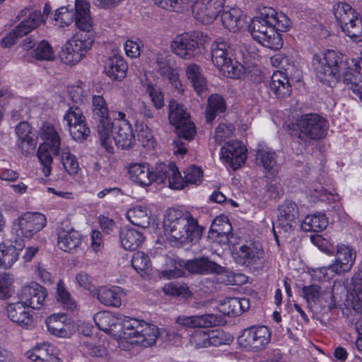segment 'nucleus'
<instances>
[{"label": "nucleus", "mask_w": 362, "mask_h": 362, "mask_svg": "<svg viewBox=\"0 0 362 362\" xmlns=\"http://www.w3.org/2000/svg\"><path fill=\"white\" fill-rule=\"evenodd\" d=\"M259 11V16L253 18L249 25L252 37L267 48L281 49L283 41L279 31L284 32L291 26L290 19L272 7L265 6Z\"/></svg>", "instance_id": "obj_1"}, {"label": "nucleus", "mask_w": 362, "mask_h": 362, "mask_svg": "<svg viewBox=\"0 0 362 362\" xmlns=\"http://www.w3.org/2000/svg\"><path fill=\"white\" fill-rule=\"evenodd\" d=\"M163 226L170 238L182 244L198 241L203 231L190 213L173 208L167 210Z\"/></svg>", "instance_id": "obj_2"}, {"label": "nucleus", "mask_w": 362, "mask_h": 362, "mask_svg": "<svg viewBox=\"0 0 362 362\" xmlns=\"http://www.w3.org/2000/svg\"><path fill=\"white\" fill-rule=\"evenodd\" d=\"M168 119L177 130V139L173 142L175 146L174 153L182 156L187 153L186 143L182 141L192 140L196 133L194 124L189 120V115L187 112L184 106L173 100L168 105Z\"/></svg>", "instance_id": "obj_3"}, {"label": "nucleus", "mask_w": 362, "mask_h": 362, "mask_svg": "<svg viewBox=\"0 0 362 362\" xmlns=\"http://www.w3.org/2000/svg\"><path fill=\"white\" fill-rule=\"evenodd\" d=\"M313 66L319 80L329 86L339 81L341 72L346 69L343 55L334 50H327L322 54H315Z\"/></svg>", "instance_id": "obj_4"}, {"label": "nucleus", "mask_w": 362, "mask_h": 362, "mask_svg": "<svg viewBox=\"0 0 362 362\" xmlns=\"http://www.w3.org/2000/svg\"><path fill=\"white\" fill-rule=\"evenodd\" d=\"M92 122L96 125L101 145L108 153H113L110 138L114 122L110 116L107 102L103 95H94L91 100Z\"/></svg>", "instance_id": "obj_5"}, {"label": "nucleus", "mask_w": 362, "mask_h": 362, "mask_svg": "<svg viewBox=\"0 0 362 362\" xmlns=\"http://www.w3.org/2000/svg\"><path fill=\"white\" fill-rule=\"evenodd\" d=\"M211 59L223 76L240 78L245 74L244 66L233 58V49L222 39L211 45Z\"/></svg>", "instance_id": "obj_6"}, {"label": "nucleus", "mask_w": 362, "mask_h": 362, "mask_svg": "<svg viewBox=\"0 0 362 362\" xmlns=\"http://www.w3.org/2000/svg\"><path fill=\"white\" fill-rule=\"evenodd\" d=\"M122 329L123 338L144 347L155 344L158 334L156 326L126 316L122 320Z\"/></svg>", "instance_id": "obj_7"}, {"label": "nucleus", "mask_w": 362, "mask_h": 362, "mask_svg": "<svg viewBox=\"0 0 362 362\" xmlns=\"http://www.w3.org/2000/svg\"><path fill=\"white\" fill-rule=\"evenodd\" d=\"M39 134L43 143L38 148L37 157L42 165L43 173L47 177L52 170L51 165L53 161L52 154L59 155L61 139L54 127L48 122L42 124Z\"/></svg>", "instance_id": "obj_8"}, {"label": "nucleus", "mask_w": 362, "mask_h": 362, "mask_svg": "<svg viewBox=\"0 0 362 362\" xmlns=\"http://www.w3.org/2000/svg\"><path fill=\"white\" fill-rule=\"evenodd\" d=\"M93 42V33L78 31L63 47L60 53L62 61L69 65L79 62L92 47Z\"/></svg>", "instance_id": "obj_9"}, {"label": "nucleus", "mask_w": 362, "mask_h": 362, "mask_svg": "<svg viewBox=\"0 0 362 362\" xmlns=\"http://www.w3.org/2000/svg\"><path fill=\"white\" fill-rule=\"evenodd\" d=\"M298 137L304 141L319 140L324 138L329 129L328 122L317 114L303 115L296 122Z\"/></svg>", "instance_id": "obj_10"}, {"label": "nucleus", "mask_w": 362, "mask_h": 362, "mask_svg": "<svg viewBox=\"0 0 362 362\" xmlns=\"http://www.w3.org/2000/svg\"><path fill=\"white\" fill-rule=\"evenodd\" d=\"M201 45L199 33L193 32L177 35L170 47L175 54L185 59H190L201 54Z\"/></svg>", "instance_id": "obj_11"}, {"label": "nucleus", "mask_w": 362, "mask_h": 362, "mask_svg": "<svg viewBox=\"0 0 362 362\" xmlns=\"http://www.w3.org/2000/svg\"><path fill=\"white\" fill-rule=\"evenodd\" d=\"M270 340L271 333L265 326L245 329L242 335L238 337L240 345L253 351L264 349Z\"/></svg>", "instance_id": "obj_12"}, {"label": "nucleus", "mask_w": 362, "mask_h": 362, "mask_svg": "<svg viewBox=\"0 0 362 362\" xmlns=\"http://www.w3.org/2000/svg\"><path fill=\"white\" fill-rule=\"evenodd\" d=\"M226 0H197L192 6L194 17L204 24L213 22L221 13Z\"/></svg>", "instance_id": "obj_13"}, {"label": "nucleus", "mask_w": 362, "mask_h": 362, "mask_svg": "<svg viewBox=\"0 0 362 362\" xmlns=\"http://www.w3.org/2000/svg\"><path fill=\"white\" fill-rule=\"evenodd\" d=\"M57 246L62 250L71 252L81 244V235L75 230L68 221L61 222L57 228Z\"/></svg>", "instance_id": "obj_14"}, {"label": "nucleus", "mask_w": 362, "mask_h": 362, "mask_svg": "<svg viewBox=\"0 0 362 362\" xmlns=\"http://www.w3.org/2000/svg\"><path fill=\"white\" fill-rule=\"evenodd\" d=\"M157 72L163 77L168 78L169 82L179 92L182 90V83L179 80V74L174 67V62L168 52H158L156 55Z\"/></svg>", "instance_id": "obj_15"}, {"label": "nucleus", "mask_w": 362, "mask_h": 362, "mask_svg": "<svg viewBox=\"0 0 362 362\" xmlns=\"http://www.w3.org/2000/svg\"><path fill=\"white\" fill-rule=\"evenodd\" d=\"M156 182L158 184H168V187L174 189L184 188L182 177L177 167L173 163L168 164L159 163L156 168Z\"/></svg>", "instance_id": "obj_16"}, {"label": "nucleus", "mask_w": 362, "mask_h": 362, "mask_svg": "<svg viewBox=\"0 0 362 362\" xmlns=\"http://www.w3.org/2000/svg\"><path fill=\"white\" fill-rule=\"evenodd\" d=\"M355 259L356 252L352 248L345 245H338L335 262L326 268H322L320 272L325 269L335 274H341L351 269Z\"/></svg>", "instance_id": "obj_17"}, {"label": "nucleus", "mask_w": 362, "mask_h": 362, "mask_svg": "<svg viewBox=\"0 0 362 362\" xmlns=\"http://www.w3.org/2000/svg\"><path fill=\"white\" fill-rule=\"evenodd\" d=\"M247 152V149L241 141L228 142L221 148V158L236 170L245 163Z\"/></svg>", "instance_id": "obj_18"}, {"label": "nucleus", "mask_w": 362, "mask_h": 362, "mask_svg": "<svg viewBox=\"0 0 362 362\" xmlns=\"http://www.w3.org/2000/svg\"><path fill=\"white\" fill-rule=\"evenodd\" d=\"M18 222L21 235L31 238L45 227L47 218L40 213H26L18 219Z\"/></svg>", "instance_id": "obj_19"}, {"label": "nucleus", "mask_w": 362, "mask_h": 362, "mask_svg": "<svg viewBox=\"0 0 362 362\" xmlns=\"http://www.w3.org/2000/svg\"><path fill=\"white\" fill-rule=\"evenodd\" d=\"M19 299L27 306L33 309H40L44 305L47 297L45 288L36 282H32L22 288L18 294Z\"/></svg>", "instance_id": "obj_20"}, {"label": "nucleus", "mask_w": 362, "mask_h": 362, "mask_svg": "<svg viewBox=\"0 0 362 362\" xmlns=\"http://www.w3.org/2000/svg\"><path fill=\"white\" fill-rule=\"evenodd\" d=\"M278 211V221L284 231L292 230L298 226L299 211L295 202H286L279 206Z\"/></svg>", "instance_id": "obj_21"}, {"label": "nucleus", "mask_w": 362, "mask_h": 362, "mask_svg": "<svg viewBox=\"0 0 362 362\" xmlns=\"http://www.w3.org/2000/svg\"><path fill=\"white\" fill-rule=\"evenodd\" d=\"M16 19L21 22L15 29L18 36L23 37L40 26L42 16L38 11L23 9L18 13Z\"/></svg>", "instance_id": "obj_22"}, {"label": "nucleus", "mask_w": 362, "mask_h": 362, "mask_svg": "<svg viewBox=\"0 0 362 362\" xmlns=\"http://www.w3.org/2000/svg\"><path fill=\"white\" fill-rule=\"evenodd\" d=\"M185 268L191 274H207L210 273L222 274L225 272L224 267L206 257L195 258L184 263Z\"/></svg>", "instance_id": "obj_23"}, {"label": "nucleus", "mask_w": 362, "mask_h": 362, "mask_svg": "<svg viewBox=\"0 0 362 362\" xmlns=\"http://www.w3.org/2000/svg\"><path fill=\"white\" fill-rule=\"evenodd\" d=\"M129 173L131 180L140 186H149L156 180L155 171L146 163L131 164Z\"/></svg>", "instance_id": "obj_24"}, {"label": "nucleus", "mask_w": 362, "mask_h": 362, "mask_svg": "<svg viewBox=\"0 0 362 362\" xmlns=\"http://www.w3.org/2000/svg\"><path fill=\"white\" fill-rule=\"evenodd\" d=\"M27 306L20 300V301L9 303L6 308V312L8 318L18 324L22 327H29L33 325V316L28 310Z\"/></svg>", "instance_id": "obj_25"}, {"label": "nucleus", "mask_w": 362, "mask_h": 362, "mask_svg": "<svg viewBox=\"0 0 362 362\" xmlns=\"http://www.w3.org/2000/svg\"><path fill=\"white\" fill-rule=\"evenodd\" d=\"M75 23L78 31L92 33V19L90 14V4L88 0H75Z\"/></svg>", "instance_id": "obj_26"}, {"label": "nucleus", "mask_w": 362, "mask_h": 362, "mask_svg": "<svg viewBox=\"0 0 362 362\" xmlns=\"http://www.w3.org/2000/svg\"><path fill=\"white\" fill-rule=\"evenodd\" d=\"M116 132L113 136L111 138L115 141L116 146L122 149H129L132 147L135 141V136L133 132V129L129 122H120L116 127ZM112 146H113L112 144ZM114 148V146H112Z\"/></svg>", "instance_id": "obj_27"}, {"label": "nucleus", "mask_w": 362, "mask_h": 362, "mask_svg": "<svg viewBox=\"0 0 362 362\" xmlns=\"http://www.w3.org/2000/svg\"><path fill=\"white\" fill-rule=\"evenodd\" d=\"M289 74L286 71H276L271 77L269 89L278 98H286L291 93L292 88L288 78Z\"/></svg>", "instance_id": "obj_28"}, {"label": "nucleus", "mask_w": 362, "mask_h": 362, "mask_svg": "<svg viewBox=\"0 0 362 362\" xmlns=\"http://www.w3.org/2000/svg\"><path fill=\"white\" fill-rule=\"evenodd\" d=\"M250 308V300L246 298H226L218 304V310L225 315L238 316Z\"/></svg>", "instance_id": "obj_29"}, {"label": "nucleus", "mask_w": 362, "mask_h": 362, "mask_svg": "<svg viewBox=\"0 0 362 362\" xmlns=\"http://www.w3.org/2000/svg\"><path fill=\"white\" fill-rule=\"evenodd\" d=\"M92 295L100 303L106 305L118 308L122 304L119 288L100 286L92 291Z\"/></svg>", "instance_id": "obj_30"}, {"label": "nucleus", "mask_w": 362, "mask_h": 362, "mask_svg": "<svg viewBox=\"0 0 362 362\" xmlns=\"http://www.w3.org/2000/svg\"><path fill=\"white\" fill-rule=\"evenodd\" d=\"M237 255L239 264L249 266L262 257L263 250L259 243L250 242L242 245Z\"/></svg>", "instance_id": "obj_31"}, {"label": "nucleus", "mask_w": 362, "mask_h": 362, "mask_svg": "<svg viewBox=\"0 0 362 362\" xmlns=\"http://www.w3.org/2000/svg\"><path fill=\"white\" fill-rule=\"evenodd\" d=\"M127 65L120 56L113 55L105 62V72L113 80L120 81L126 76Z\"/></svg>", "instance_id": "obj_32"}, {"label": "nucleus", "mask_w": 362, "mask_h": 362, "mask_svg": "<svg viewBox=\"0 0 362 362\" xmlns=\"http://www.w3.org/2000/svg\"><path fill=\"white\" fill-rule=\"evenodd\" d=\"M119 240L124 249L134 250L141 245L144 236L143 233L134 228L124 227L120 230Z\"/></svg>", "instance_id": "obj_33"}, {"label": "nucleus", "mask_w": 362, "mask_h": 362, "mask_svg": "<svg viewBox=\"0 0 362 362\" xmlns=\"http://www.w3.org/2000/svg\"><path fill=\"white\" fill-rule=\"evenodd\" d=\"M127 218L132 224L145 228L150 225L151 213L148 206L136 205L127 211Z\"/></svg>", "instance_id": "obj_34"}, {"label": "nucleus", "mask_w": 362, "mask_h": 362, "mask_svg": "<svg viewBox=\"0 0 362 362\" xmlns=\"http://www.w3.org/2000/svg\"><path fill=\"white\" fill-rule=\"evenodd\" d=\"M186 75L197 93L202 96L206 90V81L199 66L196 64H189L186 69Z\"/></svg>", "instance_id": "obj_35"}, {"label": "nucleus", "mask_w": 362, "mask_h": 362, "mask_svg": "<svg viewBox=\"0 0 362 362\" xmlns=\"http://www.w3.org/2000/svg\"><path fill=\"white\" fill-rule=\"evenodd\" d=\"M226 105L223 98L218 94L211 95L207 101L205 117L208 123H211L219 113L226 110Z\"/></svg>", "instance_id": "obj_36"}, {"label": "nucleus", "mask_w": 362, "mask_h": 362, "mask_svg": "<svg viewBox=\"0 0 362 362\" xmlns=\"http://www.w3.org/2000/svg\"><path fill=\"white\" fill-rule=\"evenodd\" d=\"M340 28L354 42H362V18L359 13L341 25Z\"/></svg>", "instance_id": "obj_37"}, {"label": "nucleus", "mask_w": 362, "mask_h": 362, "mask_svg": "<svg viewBox=\"0 0 362 362\" xmlns=\"http://www.w3.org/2000/svg\"><path fill=\"white\" fill-rule=\"evenodd\" d=\"M328 221L324 214L307 216L301 223V229L306 232H319L325 229Z\"/></svg>", "instance_id": "obj_38"}, {"label": "nucleus", "mask_w": 362, "mask_h": 362, "mask_svg": "<svg viewBox=\"0 0 362 362\" xmlns=\"http://www.w3.org/2000/svg\"><path fill=\"white\" fill-rule=\"evenodd\" d=\"M19 253L17 248L11 244H0V267L9 269L18 260Z\"/></svg>", "instance_id": "obj_39"}, {"label": "nucleus", "mask_w": 362, "mask_h": 362, "mask_svg": "<svg viewBox=\"0 0 362 362\" xmlns=\"http://www.w3.org/2000/svg\"><path fill=\"white\" fill-rule=\"evenodd\" d=\"M221 19L223 26L233 33L238 32L243 27L240 11L235 8L221 12Z\"/></svg>", "instance_id": "obj_40"}, {"label": "nucleus", "mask_w": 362, "mask_h": 362, "mask_svg": "<svg viewBox=\"0 0 362 362\" xmlns=\"http://www.w3.org/2000/svg\"><path fill=\"white\" fill-rule=\"evenodd\" d=\"M66 316L64 313L53 314L46 320L48 330L52 334L64 337L67 334L65 329Z\"/></svg>", "instance_id": "obj_41"}, {"label": "nucleus", "mask_w": 362, "mask_h": 362, "mask_svg": "<svg viewBox=\"0 0 362 362\" xmlns=\"http://www.w3.org/2000/svg\"><path fill=\"white\" fill-rule=\"evenodd\" d=\"M334 17L340 27L358 14L346 2H338L333 7Z\"/></svg>", "instance_id": "obj_42"}, {"label": "nucleus", "mask_w": 362, "mask_h": 362, "mask_svg": "<svg viewBox=\"0 0 362 362\" xmlns=\"http://www.w3.org/2000/svg\"><path fill=\"white\" fill-rule=\"evenodd\" d=\"M354 310L362 314V272L356 273L351 279Z\"/></svg>", "instance_id": "obj_43"}, {"label": "nucleus", "mask_w": 362, "mask_h": 362, "mask_svg": "<svg viewBox=\"0 0 362 362\" xmlns=\"http://www.w3.org/2000/svg\"><path fill=\"white\" fill-rule=\"evenodd\" d=\"M343 81L354 94L362 88V75L356 69H348L343 73Z\"/></svg>", "instance_id": "obj_44"}, {"label": "nucleus", "mask_w": 362, "mask_h": 362, "mask_svg": "<svg viewBox=\"0 0 362 362\" xmlns=\"http://www.w3.org/2000/svg\"><path fill=\"white\" fill-rule=\"evenodd\" d=\"M276 157L275 152L267 148L258 150L256 159L266 171L270 172L276 164Z\"/></svg>", "instance_id": "obj_45"}, {"label": "nucleus", "mask_w": 362, "mask_h": 362, "mask_svg": "<svg viewBox=\"0 0 362 362\" xmlns=\"http://www.w3.org/2000/svg\"><path fill=\"white\" fill-rule=\"evenodd\" d=\"M52 349L53 346L47 343L39 344L28 351L25 353V356L33 361L45 362L47 353Z\"/></svg>", "instance_id": "obj_46"}, {"label": "nucleus", "mask_w": 362, "mask_h": 362, "mask_svg": "<svg viewBox=\"0 0 362 362\" xmlns=\"http://www.w3.org/2000/svg\"><path fill=\"white\" fill-rule=\"evenodd\" d=\"M232 226L228 221V219L225 216L216 217L211 226V231L215 233L218 236H226L227 239L229 238L231 233Z\"/></svg>", "instance_id": "obj_47"}, {"label": "nucleus", "mask_w": 362, "mask_h": 362, "mask_svg": "<svg viewBox=\"0 0 362 362\" xmlns=\"http://www.w3.org/2000/svg\"><path fill=\"white\" fill-rule=\"evenodd\" d=\"M132 266L142 276V273L146 274L147 270L150 268V258L144 252L138 251L133 255Z\"/></svg>", "instance_id": "obj_48"}, {"label": "nucleus", "mask_w": 362, "mask_h": 362, "mask_svg": "<svg viewBox=\"0 0 362 362\" xmlns=\"http://www.w3.org/2000/svg\"><path fill=\"white\" fill-rule=\"evenodd\" d=\"M163 291L166 295L182 298H188L192 295L186 284L173 282L165 285L163 287Z\"/></svg>", "instance_id": "obj_49"}, {"label": "nucleus", "mask_w": 362, "mask_h": 362, "mask_svg": "<svg viewBox=\"0 0 362 362\" xmlns=\"http://www.w3.org/2000/svg\"><path fill=\"white\" fill-rule=\"evenodd\" d=\"M142 85L146 88V92L148 94L154 107L160 110L164 106V96L158 87L154 86L151 83L141 81Z\"/></svg>", "instance_id": "obj_50"}, {"label": "nucleus", "mask_w": 362, "mask_h": 362, "mask_svg": "<svg viewBox=\"0 0 362 362\" xmlns=\"http://www.w3.org/2000/svg\"><path fill=\"white\" fill-rule=\"evenodd\" d=\"M76 12L66 6H63L55 11L54 20L59 27L68 26L72 23L75 18Z\"/></svg>", "instance_id": "obj_51"}, {"label": "nucleus", "mask_w": 362, "mask_h": 362, "mask_svg": "<svg viewBox=\"0 0 362 362\" xmlns=\"http://www.w3.org/2000/svg\"><path fill=\"white\" fill-rule=\"evenodd\" d=\"M96 326L101 330L108 332L111 327L115 325V319L109 312H99L94 316Z\"/></svg>", "instance_id": "obj_52"}, {"label": "nucleus", "mask_w": 362, "mask_h": 362, "mask_svg": "<svg viewBox=\"0 0 362 362\" xmlns=\"http://www.w3.org/2000/svg\"><path fill=\"white\" fill-rule=\"evenodd\" d=\"M61 160L65 170L69 175L78 173L79 170L78 162L74 154L66 149H63Z\"/></svg>", "instance_id": "obj_53"}, {"label": "nucleus", "mask_w": 362, "mask_h": 362, "mask_svg": "<svg viewBox=\"0 0 362 362\" xmlns=\"http://www.w3.org/2000/svg\"><path fill=\"white\" fill-rule=\"evenodd\" d=\"M34 57L38 60L50 61L54 59V54L51 45L46 40H42L33 50Z\"/></svg>", "instance_id": "obj_54"}, {"label": "nucleus", "mask_w": 362, "mask_h": 362, "mask_svg": "<svg viewBox=\"0 0 362 362\" xmlns=\"http://www.w3.org/2000/svg\"><path fill=\"white\" fill-rule=\"evenodd\" d=\"M57 300L60 301L64 309L74 311L76 305L74 300L71 297L70 293L65 289L62 281L57 284Z\"/></svg>", "instance_id": "obj_55"}, {"label": "nucleus", "mask_w": 362, "mask_h": 362, "mask_svg": "<svg viewBox=\"0 0 362 362\" xmlns=\"http://www.w3.org/2000/svg\"><path fill=\"white\" fill-rule=\"evenodd\" d=\"M203 176L202 170L194 165L187 168L184 171V177H182L184 187L186 184L199 185L202 182Z\"/></svg>", "instance_id": "obj_56"}, {"label": "nucleus", "mask_w": 362, "mask_h": 362, "mask_svg": "<svg viewBox=\"0 0 362 362\" xmlns=\"http://www.w3.org/2000/svg\"><path fill=\"white\" fill-rule=\"evenodd\" d=\"M64 120L66 122L68 127L75 126L86 121V117L82 110L76 106L69 107L64 116Z\"/></svg>", "instance_id": "obj_57"}, {"label": "nucleus", "mask_w": 362, "mask_h": 362, "mask_svg": "<svg viewBox=\"0 0 362 362\" xmlns=\"http://www.w3.org/2000/svg\"><path fill=\"white\" fill-rule=\"evenodd\" d=\"M68 128L72 139L79 142L86 140L90 132L86 121Z\"/></svg>", "instance_id": "obj_58"}, {"label": "nucleus", "mask_w": 362, "mask_h": 362, "mask_svg": "<svg viewBox=\"0 0 362 362\" xmlns=\"http://www.w3.org/2000/svg\"><path fill=\"white\" fill-rule=\"evenodd\" d=\"M209 346H218L222 344H228L232 341L231 336H227L222 330H212L208 333Z\"/></svg>", "instance_id": "obj_59"}, {"label": "nucleus", "mask_w": 362, "mask_h": 362, "mask_svg": "<svg viewBox=\"0 0 362 362\" xmlns=\"http://www.w3.org/2000/svg\"><path fill=\"white\" fill-rule=\"evenodd\" d=\"M197 327H211L219 325L221 322L220 316L214 314L195 315Z\"/></svg>", "instance_id": "obj_60"}, {"label": "nucleus", "mask_w": 362, "mask_h": 362, "mask_svg": "<svg viewBox=\"0 0 362 362\" xmlns=\"http://www.w3.org/2000/svg\"><path fill=\"white\" fill-rule=\"evenodd\" d=\"M235 127L231 124H220L216 129L214 139L216 143L221 144L226 138L231 136Z\"/></svg>", "instance_id": "obj_61"}, {"label": "nucleus", "mask_w": 362, "mask_h": 362, "mask_svg": "<svg viewBox=\"0 0 362 362\" xmlns=\"http://www.w3.org/2000/svg\"><path fill=\"white\" fill-rule=\"evenodd\" d=\"M302 293L308 304H310L312 302L315 303L320 298L321 288L315 284L305 286L302 288Z\"/></svg>", "instance_id": "obj_62"}, {"label": "nucleus", "mask_w": 362, "mask_h": 362, "mask_svg": "<svg viewBox=\"0 0 362 362\" xmlns=\"http://www.w3.org/2000/svg\"><path fill=\"white\" fill-rule=\"evenodd\" d=\"M138 141L146 148H154L155 140L148 127H142L137 134Z\"/></svg>", "instance_id": "obj_63"}, {"label": "nucleus", "mask_w": 362, "mask_h": 362, "mask_svg": "<svg viewBox=\"0 0 362 362\" xmlns=\"http://www.w3.org/2000/svg\"><path fill=\"white\" fill-rule=\"evenodd\" d=\"M17 145L23 155L29 156L34 153L37 143L33 136H30L18 139Z\"/></svg>", "instance_id": "obj_64"}]
</instances>
